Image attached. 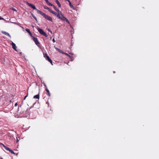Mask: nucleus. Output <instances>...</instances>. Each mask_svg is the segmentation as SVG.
Masks as SVG:
<instances>
[{"label":"nucleus","instance_id":"obj_12","mask_svg":"<svg viewBox=\"0 0 159 159\" xmlns=\"http://www.w3.org/2000/svg\"><path fill=\"white\" fill-rule=\"evenodd\" d=\"M34 98L39 99V94H38L34 96L33 97Z\"/></svg>","mask_w":159,"mask_h":159},{"label":"nucleus","instance_id":"obj_2","mask_svg":"<svg viewBox=\"0 0 159 159\" xmlns=\"http://www.w3.org/2000/svg\"><path fill=\"white\" fill-rule=\"evenodd\" d=\"M25 3L27 5H28V6H29V7H31L32 8H33V9L34 10H36V11H37V13H38V14H39V12H38L39 11H40V10H38L35 7L34 5H33V4H31V3H29L27 1H26L25 2Z\"/></svg>","mask_w":159,"mask_h":159},{"label":"nucleus","instance_id":"obj_19","mask_svg":"<svg viewBox=\"0 0 159 159\" xmlns=\"http://www.w3.org/2000/svg\"><path fill=\"white\" fill-rule=\"evenodd\" d=\"M54 48H55L59 52H61V50L58 48H56L55 47V46H54Z\"/></svg>","mask_w":159,"mask_h":159},{"label":"nucleus","instance_id":"obj_8","mask_svg":"<svg viewBox=\"0 0 159 159\" xmlns=\"http://www.w3.org/2000/svg\"><path fill=\"white\" fill-rule=\"evenodd\" d=\"M11 45L12 46V48L13 49H14L15 51H16V44L14 43L13 42H12Z\"/></svg>","mask_w":159,"mask_h":159},{"label":"nucleus","instance_id":"obj_24","mask_svg":"<svg viewBox=\"0 0 159 159\" xmlns=\"http://www.w3.org/2000/svg\"><path fill=\"white\" fill-rule=\"evenodd\" d=\"M11 9H12V10H13L14 11H17L16 10L15 8H14L13 7H12Z\"/></svg>","mask_w":159,"mask_h":159},{"label":"nucleus","instance_id":"obj_6","mask_svg":"<svg viewBox=\"0 0 159 159\" xmlns=\"http://www.w3.org/2000/svg\"><path fill=\"white\" fill-rule=\"evenodd\" d=\"M51 13H52V14L54 15H55L56 16H57L58 18L60 17V16H59L57 14V13L56 12H55V11H53L52 10H50V12Z\"/></svg>","mask_w":159,"mask_h":159},{"label":"nucleus","instance_id":"obj_13","mask_svg":"<svg viewBox=\"0 0 159 159\" xmlns=\"http://www.w3.org/2000/svg\"><path fill=\"white\" fill-rule=\"evenodd\" d=\"M43 6L44 9L48 10L49 12H50V10H51L50 8L46 6L43 5Z\"/></svg>","mask_w":159,"mask_h":159},{"label":"nucleus","instance_id":"obj_5","mask_svg":"<svg viewBox=\"0 0 159 159\" xmlns=\"http://www.w3.org/2000/svg\"><path fill=\"white\" fill-rule=\"evenodd\" d=\"M58 18L62 20L66 21L67 23H68L69 24L70 23V22L63 15V16H61V17L60 16V17Z\"/></svg>","mask_w":159,"mask_h":159},{"label":"nucleus","instance_id":"obj_17","mask_svg":"<svg viewBox=\"0 0 159 159\" xmlns=\"http://www.w3.org/2000/svg\"><path fill=\"white\" fill-rule=\"evenodd\" d=\"M69 5L70 6V7L71 8H73L74 7L73 6V5L72 4L71 2H70V1L69 2Z\"/></svg>","mask_w":159,"mask_h":159},{"label":"nucleus","instance_id":"obj_30","mask_svg":"<svg viewBox=\"0 0 159 159\" xmlns=\"http://www.w3.org/2000/svg\"><path fill=\"white\" fill-rule=\"evenodd\" d=\"M52 41H53V43H54L55 42L54 39H52Z\"/></svg>","mask_w":159,"mask_h":159},{"label":"nucleus","instance_id":"obj_31","mask_svg":"<svg viewBox=\"0 0 159 159\" xmlns=\"http://www.w3.org/2000/svg\"><path fill=\"white\" fill-rule=\"evenodd\" d=\"M17 103H16L15 104V106H17Z\"/></svg>","mask_w":159,"mask_h":159},{"label":"nucleus","instance_id":"obj_28","mask_svg":"<svg viewBox=\"0 0 159 159\" xmlns=\"http://www.w3.org/2000/svg\"><path fill=\"white\" fill-rule=\"evenodd\" d=\"M3 19H4L3 18L1 17L0 16V20H3Z\"/></svg>","mask_w":159,"mask_h":159},{"label":"nucleus","instance_id":"obj_14","mask_svg":"<svg viewBox=\"0 0 159 159\" xmlns=\"http://www.w3.org/2000/svg\"><path fill=\"white\" fill-rule=\"evenodd\" d=\"M3 147H4V148L7 150V151H10V150H11L8 147L3 145Z\"/></svg>","mask_w":159,"mask_h":159},{"label":"nucleus","instance_id":"obj_25","mask_svg":"<svg viewBox=\"0 0 159 159\" xmlns=\"http://www.w3.org/2000/svg\"><path fill=\"white\" fill-rule=\"evenodd\" d=\"M30 34V36L31 37H32L33 38V37H34V36H32V34L31 33V32L30 33V34Z\"/></svg>","mask_w":159,"mask_h":159},{"label":"nucleus","instance_id":"obj_22","mask_svg":"<svg viewBox=\"0 0 159 159\" xmlns=\"http://www.w3.org/2000/svg\"><path fill=\"white\" fill-rule=\"evenodd\" d=\"M9 152H10L12 154H15V152L12 150H10Z\"/></svg>","mask_w":159,"mask_h":159},{"label":"nucleus","instance_id":"obj_32","mask_svg":"<svg viewBox=\"0 0 159 159\" xmlns=\"http://www.w3.org/2000/svg\"><path fill=\"white\" fill-rule=\"evenodd\" d=\"M65 0L68 1V2H70V1L69 0Z\"/></svg>","mask_w":159,"mask_h":159},{"label":"nucleus","instance_id":"obj_27","mask_svg":"<svg viewBox=\"0 0 159 159\" xmlns=\"http://www.w3.org/2000/svg\"><path fill=\"white\" fill-rule=\"evenodd\" d=\"M46 2L47 3H48V2H49L48 0H45Z\"/></svg>","mask_w":159,"mask_h":159},{"label":"nucleus","instance_id":"obj_10","mask_svg":"<svg viewBox=\"0 0 159 159\" xmlns=\"http://www.w3.org/2000/svg\"><path fill=\"white\" fill-rule=\"evenodd\" d=\"M57 4L58 7H61V5L58 0H55Z\"/></svg>","mask_w":159,"mask_h":159},{"label":"nucleus","instance_id":"obj_16","mask_svg":"<svg viewBox=\"0 0 159 159\" xmlns=\"http://www.w3.org/2000/svg\"><path fill=\"white\" fill-rule=\"evenodd\" d=\"M54 9L57 12L59 10L54 5L53 6Z\"/></svg>","mask_w":159,"mask_h":159},{"label":"nucleus","instance_id":"obj_20","mask_svg":"<svg viewBox=\"0 0 159 159\" xmlns=\"http://www.w3.org/2000/svg\"><path fill=\"white\" fill-rule=\"evenodd\" d=\"M32 17L35 19L36 20H37V19L36 17L33 14H32Z\"/></svg>","mask_w":159,"mask_h":159},{"label":"nucleus","instance_id":"obj_26","mask_svg":"<svg viewBox=\"0 0 159 159\" xmlns=\"http://www.w3.org/2000/svg\"><path fill=\"white\" fill-rule=\"evenodd\" d=\"M28 96V95H27L26 96H25L24 98V100H25V99H26V97Z\"/></svg>","mask_w":159,"mask_h":159},{"label":"nucleus","instance_id":"obj_9","mask_svg":"<svg viewBox=\"0 0 159 159\" xmlns=\"http://www.w3.org/2000/svg\"><path fill=\"white\" fill-rule=\"evenodd\" d=\"M44 56L48 61L50 59L49 57L47 54H44Z\"/></svg>","mask_w":159,"mask_h":159},{"label":"nucleus","instance_id":"obj_4","mask_svg":"<svg viewBox=\"0 0 159 159\" xmlns=\"http://www.w3.org/2000/svg\"><path fill=\"white\" fill-rule=\"evenodd\" d=\"M33 40L34 41L35 44L38 47H39L40 45V43L38 40V39L37 37H33V38H32Z\"/></svg>","mask_w":159,"mask_h":159},{"label":"nucleus","instance_id":"obj_34","mask_svg":"<svg viewBox=\"0 0 159 159\" xmlns=\"http://www.w3.org/2000/svg\"><path fill=\"white\" fill-rule=\"evenodd\" d=\"M113 72H114V73H115V71H113Z\"/></svg>","mask_w":159,"mask_h":159},{"label":"nucleus","instance_id":"obj_1","mask_svg":"<svg viewBox=\"0 0 159 159\" xmlns=\"http://www.w3.org/2000/svg\"><path fill=\"white\" fill-rule=\"evenodd\" d=\"M38 12H39V14H40L46 20L52 21V19L51 17L41 11H39Z\"/></svg>","mask_w":159,"mask_h":159},{"label":"nucleus","instance_id":"obj_23","mask_svg":"<svg viewBox=\"0 0 159 159\" xmlns=\"http://www.w3.org/2000/svg\"><path fill=\"white\" fill-rule=\"evenodd\" d=\"M48 61L52 65H53L52 64V61L51 60V59H50V60Z\"/></svg>","mask_w":159,"mask_h":159},{"label":"nucleus","instance_id":"obj_18","mask_svg":"<svg viewBox=\"0 0 159 159\" xmlns=\"http://www.w3.org/2000/svg\"><path fill=\"white\" fill-rule=\"evenodd\" d=\"M25 30L29 34H30L31 31H30V30L29 29H26Z\"/></svg>","mask_w":159,"mask_h":159},{"label":"nucleus","instance_id":"obj_21","mask_svg":"<svg viewBox=\"0 0 159 159\" xmlns=\"http://www.w3.org/2000/svg\"><path fill=\"white\" fill-rule=\"evenodd\" d=\"M47 4H48V5H49V6H52V7H53V6L54 5H53V4H51V3H50V2H48V3H47Z\"/></svg>","mask_w":159,"mask_h":159},{"label":"nucleus","instance_id":"obj_7","mask_svg":"<svg viewBox=\"0 0 159 159\" xmlns=\"http://www.w3.org/2000/svg\"><path fill=\"white\" fill-rule=\"evenodd\" d=\"M2 33H3V34H4L5 35H7V36L9 37H10L11 38V35H10V34L8 33L7 32L5 31H2Z\"/></svg>","mask_w":159,"mask_h":159},{"label":"nucleus","instance_id":"obj_29","mask_svg":"<svg viewBox=\"0 0 159 159\" xmlns=\"http://www.w3.org/2000/svg\"><path fill=\"white\" fill-rule=\"evenodd\" d=\"M65 54L66 55H67V56H68V57H70V56L69 54H68L67 53H65Z\"/></svg>","mask_w":159,"mask_h":159},{"label":"nucleus","instance_id":"obj_11","mask_svg":"<svg viewBox=\"0 0 159 159\" xmlns=\"http://www.w3.org/2000/svg\"><path fill=\"white\" fill-rule=\"evenodd\" d=\"M57 14L59 15H58L59 16H60L61 15V16H63V14L62 13L61 11H60L59 10L57 11Z\"/></svg>","mask_w":159,"mask_h":159},{"label":"nucleus","instance_id":"obj_33","mask_svg":"<svg viewBox=\"0 0 159 159\" xmlns=\"http://www.w3.org/2000/svg\"><path fill=\"white\" fill-rule=\"evenodd\" d=\"M49 31H50L51 33H52V31H51V30H49Z\"/></svg>","mask_w":159,"mask_h":159},{"label":"nucleus","instance_id":"obj_15","mask_svg":"<svg viewBox=\"0 0 159 159\" xmlns=\"http://www.w3.org/2000/svg\"><path fill=\"white\" fill-rule=\"evenodd\" d=\"M46 90L47 93H48V96L49 97H50V93L49 90L47 88L46 89Z\"/></svg>","mask_w":159,"mask_h":159},{"label":"nucleus","instance_id":"obj_3","mask_svg":"<svg viewBox=\"0 0 159 159\" xmlns=\"http://www.w3.org/2000/svg\"><path fill=\"white\" fill-rule=\"evenodd\" d=\"M37 30L42 35L46 37H48V36L47 34L42 29L39 28L37 29Z\"/></svg>","mask_w":159,"mask_h":159}]
</instances>
